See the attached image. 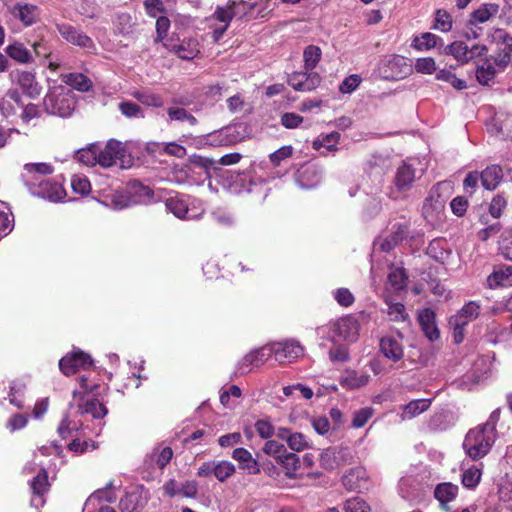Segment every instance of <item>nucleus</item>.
Segmentation results:
<instances>
[{"label":"nucleus","instance_id":"11","mask_svg":"<svg viewBox=\"0 0 512 512\" xmlns=\"http://www.w3.org/2000/svg\"><path fill=\"white\" fill-rule=\"evenodd\" d=\"M9 14L24 27H30L40 20V8L31 3L17 2L7 6Z\"/></svg>","mask_w":512,"mask_h":512},{"label":"nucleus","instance_id":"34","mask_svg":"<svg viewBox=\"0 0 512 512\" xmlns=\"http://www.w3.org/2000/svg\"><path fill=\"white\" fill-rule=\"evenodd\" d=\"M232 458L239 463L241 469L247 470L248 473L257 474L260 472L258 462L248 450L236 448L232 453Z\"/></svg>","mask_w":512,"mask_h":512},{"label":"nucleus","instance_id":"62","mask_svg":"<svg viewBox=\"0 0 512 512\" xmlns=\"http://www.w3.org/2000/svg\"><path fill=\"white\" fill-rule=\"evenodd\" d=\"M388 304V315L391 320L395 322H403L407 319L408 314L406 313L405 306L402 303H387Z\"/></svg>","mask_w":512,"mask_h":512},{"label":"nucleus","instance_id":"46","mask_svg":"<svg viewBox=\"0 0 512 512\" xmlns=\"http://www.w3.org/2000/svg\"><path fill=\"white\" fill-rule=\"evenodd\" d=\"M458 493V486L452 483H441L434 491L435 498L441 503L452 501Z\"/></svg>","mask_w":512,"mask_h":512},{"label":"nucleus","instance_id":"36","mask_svg":"<svg viewBox=\"0 0 512 512\" xmlns=\"http://www.w3.org/2000/svg\"><path fill=\"white\" fill-rule=\"evenodd\" d=\"M19 107H22L21 96L16 89H10L0 100V111L5 117L14 115Z\"/></svg>","mask_w":512,"mask_h":512},{"label":"nucleus","instance_id":"60","mask_svg":"<svg viewBox=\"0 0 512 512\" xmlns=\"http://www.w3.org/2000/svg\"><path fill=\"white\" fill-rule=\"evenodd\" d=\"M48 475L44 469H41L34 477L31 489L33 493H46L48 490Z\"/></svg>","mask_w":512,"mask_h":512},{"label":"nucleus","instance_id":"26","mask_svg":"<svg viewBox=\"0 0 512 512\" xmlns=\"http://www.w3.org/2000/svg\"><path fill=\"white\" fill-rule=\"evenodd\" d=\"M418 321L423 333L430 341L439 338L440 333L435 322V314L431 309H423L418 315Z\"/></svg>","mask_w":512,"mask_h":512},{"label":"nucleus","instance_id":"59","mask_svg":"<svg viewBox=\"0 0 512 512\" xmlns=\"http://www.w3.org/2000/svg\"><path fill=\"white\" fill-rule=\"evenodd\" d=\"M414 69L417 73L430 75L437 70V66L432 57H423L416 59Z\"/></svg>","mask_w":512,"mask_h":512},{"label":"nucleus","instance_id":"22","mask_svg":"<svg viewBox=\"0 0 512 512\" xmlns=\"http://www.w3.org/2000/svg\"><path fill=\"white\" fill-rule=\"evenodd\" d=\"M504 70L503 68H499L493 59L486 57L477 65L475 75L479 84L488 86L494 82L496 75Z\"/></svg>","mask_w":512,"mask_h":512},{"label":"nucleus","instance_id":"54","mask_svg":"<svg viewBox=\"0 0 512 512\" xmlns=\"http://www.w3.org/2000/svg\"><path fill=\"white\" fill-rule=\"evenodd\" d=\"M235 473V466L229 461L215 462L214 476L224 482Z\"/></svg>","mask_w":512,"mask_h":512},{"label":"nucleus","instance_id":"33","mask_svg":"<svg viewBox=\"0 0 512 512\" xmlns=\"http://www.w3.org/2000/svg\"><path fill=\"white\" fill-rule=\"evenodd\" d=\"M125 190L127 195H129L131 206L145 202L146 200L150 199L152 195L151 189L139 181L129 182Z\"/></svg>","mask_w":512,"mask_h":512},{"label":"nucleus","instance_id":"47","mask_svg":"<svg viewBox=\"0 0 512 512\" xmlns=\"http://www.w3.org/2000/svg\"><path fill=\"white\" fill-rule=\"evenodd\" d=\"M322 56L320 47L309 45L303 51L304 68L306 71H312L319 63Z\"/></svg>","mask_w":512,"mask_h":512},{"label":"nucleus","instance_id":"38","mask_svg":"<svg viewBox=\"0 0 512 512\" xmlns=\"http://www.w3.org/2000/svg\"><path fill=\"white\" fill-rule=\"evenodd\" d=\"M370 376L367 373H359L355 370H346L340 380L342 387L357 389L368 384Z\"/></svg>","mask_w":512,"mask_h":512},{"label":"nucleus","instance_id":"16","mask_svg":"<svg viewBox=\"0 0 512 512\" xmlns=\"http://www.w3.org/2000/svg\"><path fill=\"white\" fill-rule=\"evenodd\" d=\"M164 47L183 60H192L200 53V44L196 38H186L179 43L170 38L164 42Z\"/></svg>","mask_w":512,"mask_h":512},{"label":"nucleus","instance_id":"40","mask_svg":"<svg viewBox=\"0 0 512 512\" xmlns=\"http://www.w3.org/2000/svg\"><path fill=\"white\" fill-rule=\"evenodd\" d=\"M5 51L11 59L18 63L28 64L33 61L31 52L21 42L15 41L9 44Z\"/></svg>","mask_w":512,"mask_h":512},{"label":"nucleus","instance_id":"49","mask_svg":"<svg viewBox=\"0 0 512 512\" xmlns=\"http://www.w3.org/2000/svg\"><path fill=\"white\" fill-rule=\"evenodd\" d=\"M166 207L170 210L176 217L180 219H193L194 215L189 213V209L185 201L176 198H170L166 202Z\"/></svg>","mask_w":512,"mask_h":512},{"label":"nucleus","instance_id":"3","mask_svg":"<svg viewBox=\"0 0 512 512\" xmlns=\"http://www.w3.org/2000/svg\"><path fill=\"white\" fill-rule=\"evenodd\" d=\"M452 192L453 185L449 181L438 182L431 188L422 207V215L428 222L434 223L440 218Z\"/></svg>","mask_w":512,"mask_h":512},{"label":"nucleus","instance_id":"32","mask_svg":"<svg viewBox=\"0 0 512 512\" xmlns=\"http://www.w3.org/2000/svg\"><path fill=\"white\" fill-rule=\"evenodd\" d=\"M167 122H179L182 124H187L190 127L197 125V118L187 109L178 106L172 105L167 108Z\"/></svg>","mask_w":512,"mask_h":512},{"label":"nucleus","instance_id":"37","mask_svg":"<svg viewBox=\"0 0 512 512\" xmlns=\"http://www.w3.org/2000/svg\"><path fill=\"white\" fill-rule=\"evenodd\" d=\"M500 6L496 3H484L472 12L470 25L482 24L489 21L499 12Z\"/></svg>","mask_w":512,"mask_h":512},{"label":"nucleus","instance_id":"4","mask_svg":"<svg viewBox=\"0 0 512 512\" xmlns=\"http://www.w3.org/2000/svg\"><path fill=\"white\" fill-rule=\"evenodd\" d=\"M497 433L489 432L482 426L469 430L463 442L466 454L472 460H478L488 454L495 443Z\"/></svg>","mask_w":512,"mask_h":512},{"label":"nucleus","instance_id":"10","mask_svg":"<svg viewBox=\"0 0 512 512\" xmlns=\"http://www.w3.org/2000/svg\"><path fill=\"white\" fill-rule=\"evenodd\" d=\"M417 178L416 169H414L410 164L404 162L396 170L393 181L394 186L391 189L390 197L397 199L399 197L398 194L409 191Z\"/></svg>","mask_w":512,"mask_h":512},{"label":"nucleus","instance_id":"7","mask_svg":"<svg viewBox=\"0 0 512 512\" xmlns=\"http://www.w3.org/2000/svg\"><path fill=\"white\" fill-rule=\"evenodd\" d=\"M487 37L491 44L496 45L494 54L490 58L499 68L506 69L512 57V36L503 29L494 28L489 31Z\"/></svg>","mask_w":512,"mask_h":512},{"label":"nucleus","instance_id":"48","mask_svg":"<svg viewBox=\"0 0 512 512\" xmlns=\"http://www.w3.org/2000/svg\"><path fill=\"white\" fill-rule=\"evenodd\" d=\"M480 307L475 302H469L465 304L462 309L453 317L455 321L463 322L464 324H468L469 322L476 319L479 315Z\"/></svg>","mask_w":512,"mask_h":512},{"label":"nucleus","instance_id":"25","mask_svg":"<svg viewBox=\"0 0 512 512\" xmlns=\"http://www.w3.org/2000/svg\"><path fill=\"white\" fill-rule=\"evenodd\" d=\"M15 81L29 97L36 98L40 95L41 86L37 83L33 73L28 71H17L15 74Z\"/></svg>","mask_w":512,"mask_h":512},{"label":"nucleus","instance_id":"63","mask_svg":"<svg viewBox=\"0 0 512 512\" xmlns=\"http://www.w3.org/2000/svg\"><path fill=\"white\" fill-rule=\"evenodd\" d=\"M345 512H370L369 504L361 498L355 497L346 501Z\"/></svg>","mask_w":512,"mask_h":512},{"label":"nucleus","instance_id":"23","mask_svg":"<svg viewBox=\"0 0 512 512\" xmlns=\"http://www.w3.org/2000/svg\"><path fill=\"white\" fill-rule=\"evenodd\" d=\"M289 85L297 91H311L320 83L317 73L295 72L289 77Z\"/></svg>","mask_w":512,"mask_h":512},{"label":"nucleus","instance_id":"53","mask_svg":"<svg viewBox=\"0 0 512 512\" xmlns=\"http://www.w3.org/2000/svg\"><path fill=\"white\" fill-rule=\"evenodd\" d=\"M388 282L394 290H402L407 284V275L403 268H391L388 274Z\"/></svg>","mask_w":512,"mask_h":512},{"label":"nucleus","instance_id":"50","mask_svg":"<svg viewBox=\"0 0 512 512\" xmlns=\"http://www.w3.org/2000/svg\"><path fill=\"white\" fill-rule=\"evenodd\" d=\"M98 145L91 144L86 148L77 151L76 158L79 162L87 165L94 166L98 164Z\"/></svg>","mask_w":512,"mask_h":512},{"label":"nucleus","instance_id":"30","mask_svg":"<svg viewBox=\"0 0 512 512\" xmlns=\"http://www.w3.org/2000/svg\"><path fill=\"white\" fill-rule=\"evenodd\" d=\"M490 288L512 286V266H500L487 278Z\"/></svg>","mask_w":512,"mask_h":512},{"label":"nucleus","instance_id":"21","mask_svg":"<svg viewBox=\"0 0 512 512\" xmlns=\"http://www.w3.org/2000/svg\"><path fill=\"white\" fill-rule=\"evenodd\" d=\"M276 436L287 442L289 448L296 452L304 451L310 448L309 439L302 433L291 432L290 429L280 427L276 431Z\"/></svg>","mask_w":512,"mask_h":512},{"label":"nucleus","instance_id":"55","mask_svg":"<svg viewBox=\"0 0 512 512\" xmlns=\"http://www.w3.org/2000/svg\"><path fill=\"white\" fill-rule=\"evenodd\" d=\"M436 78L440 81L449 83L452 87H454L457 90H464L467 87L466 82L464 80L457 78L455 74L446 69L440 70L436 74Z\"/></svg>","mask_w":512,"mask_h":512},{"label":"nucleus","instance_id":"14","mask_svg":"<svg viewBox=\"0 0 512 512\" xmlns=\"http://www.w3.org/2000/svg\"><path fill=\"white\" fill-rule=\"evenodd\" d=\"M92 366V359L88 354H85L81 350L75 351L71 354H67L59 361V368L61 372L70 376L77 373L79 370H86Z\"/></svg>","mask_w":512,"mask_h":512},{"label":"nucleus","instance_id":"29","mask_svg":"<svg viewBox=\"0 0 512 512\" xmlns=\"http://www.w3.org/2000/svg\"><path fill=\"white\" fill-rule=\"evenodd\" d=\"M431 406V399H415L402 407L399 417L402 421L411 420L423 412L427 411Z\"/></svg>","mask_w":512,"mask_h":512},{"label":"nucleus","instance_id":"24","mask_svg":"<svg viewBox=\"0 0 512 512\" xmlns=\"http://www.w3.org/2000/svg\"><path fill=\"white\" fill-rule=\"evenodd\" d=\"M101 197L102 204L114 210H122L131 206L129 195L125 189L115 190L111 193L102 190Z\"/></svg>","mask_w":512,"mask_h":512},{"label":"nucleus","instance_id":"5","mask_svg":"<svg viewBox=\"0 0 512 512\" xmlns=\"http://www.w3.org/2000/svg\"><path fill=\"white\" fill-rule=\"evenodd\" d=\"M75 99L71 91L60 86L51 89L45 96V110L59 117H69L75 109Z\"/></svg>","mask_w":512,"mask_h":512},{"label":"nucleus","instance_id":"6","mask_svg":"<svg viewBox=\"0 0 512 512\" xmlns=\"http://www.w3.org/2000/svg\"><path fill=\"white\" fill-rule=\"evenodd\" d=\"M413 71L409 60L401 55L383 56L378 63L379 75L386 80H400L409 76Z\"/></svg>","mask_w":512,"mask_h":512},{"label":"nucleus","instance_id":"12","mask_svg":"<svg viewBox=\"0 0 512 512\" xmlns=\"http://www.w3.org/2000/svg\"><path fill=\"white\" fill-rule=\"evenodd\" d=\"M56 27L61 37L70 44L86 49L90 52L96 51V46L93 40L81 30L66 23L57 24Z\"/></svg>","mask_w":512,"mask_h":512},{"label":"nucleus","instance_id":"8","mask_svg":"<svg viewBox=\"0 0 512 512\" xmlns=\"http://www.w3.org/2000/svg\"><path fill=\"white\" fill-rule=\"evenodd\" d=\"M487 53L486 45L475 44L469 47L463 41H454L444 49V54L452 56L460 64H467L477 57L486 56Z\"/></svg>","mask_w":512,"mask_h":512},{"label":"nucleus","instance_id":"44","mask_svg":"<svg viewBox=\"0 0 512 512\" xmlns=\"http://www.w3.org/2000/svg\"><path fill=\"white\" fill-rule=\"evenodd\" d=\"M452 27V15L444 9H437L434 13L433 29L447 33L452 30Z\"/></svg>","mask_w":512,"mask_h":512},{"label":"nucleus","instance_id":"39","mask_svg":"<svg viewBox=\"0 0 512 512\" xmlns=\"http://www.w3.org/2000/svg\"><path fill=\"white\" fill-rule=\"evenodd\" d=\"M442 44L443 40L441 37L430 32H425L415 36L411 46L418 51H427Z\"/></svg>","mask_w":512,"mask_h":512},{"label":"nucleus","instance_id":"35","mask_svg":"<svg viewBox=\"0 0 512 512\" xmlns=\"http://www.w3.org/2000/svg\"><path fill=\"white\" fill-rule=\"evenodd\" d=\"M482 185L487 190H494L503 179V170L499 165H490L480 175Z\"/></svg>","mask_w":512,"mask_h":512},{"label":"nucleus","instance_id":"56","mask_svg":"<svg viewBox=\"0 0 512 512\" xmlns=\"http://www.w3.org/2000/svg\"><path fill=\"white\" fill-rule=\"evenodd\" d=\"M25 391V384L20 381H15L10 387L9 399L10 403L18 408L23 406V395Z\"/></svg>","mask_w":512,"mask_h":512},{"label":"nucleus","instance_id":"13","mask_svg":"<svg viewBox=\"0 0 512 512\" xmlns=\"http://www.w3.org/2000/svg\"><path fill=\"white\" fill-rule=\"evenodd\" d=\"M98 164L102 167H111L121 161V166H124L125 148L123 144L117 140H109L105 146L98 145Z\"/></svg>","mask_w":512,"mask_h":512},{"label":"nucleus","instance_id":"52","mask_svg":"<svg viewBox=\"0 0 512 512\" xmlns=\"http://www.w3.org/2000/svg\"><path fill=\"white\" fill-rule=\"evenodd\" d=\"M231 129H222L210 133L206 137V143L212 146H223L234 143V140L230 139Z\"/></svg>","mask_w":512,"mask_h":512},{"label":"nucleus","instance_id":"2","mask_svg":"<svg viewBox=\"0 0 512 512\" xmlns=\"http://www.w3.org/2000/svg\"><path fill=\"white\" fill-rule=\"evenodd\" d=\"M99 385L89 383L86 376L79 378V388L73 391V405L80 415H91L93 419H102L107 414L106 407L96 398Z\"/></svg>","mask_w":512,"mask_h":512},{"label":"nucleus","instance_id":"43","mask_svg":"<svg viewBox=\"0 0 512 512\" xmlns=\"http://www.w3.org/2000/svg\"><path fill=\"white\" fill-rule=\"evenodd\" d=\"M482 476V468L477 465H472L463 469L461 481L465 488L474 489L480 483Z\"/></svg>","mask_w":512,"mask_h":512},{"label":"nucleus","instance_id":"20","mask_svg":"<svg viewBox=\"0 0 512 512\" xmlns=\"http://www.w3.org/2000/svg\"><path fill=\"white\" fill-rule=\"evenodd\" d=\"M335 335L344 341L355 342L359 336V323L352 316H346L335 323Z\"/></svg>","mask_w":512,"mask_h":512},{"label":"nucleus","instance_id":"15","mask_svg":"<svg viewBox=\"0 0 512 512\" xmlns=\"http://www.w3.org/2000/svg\"><path fill=\"white\" fill-rule=\"evenodd\" d=\"M272 354L280 364L290 363L303 354L302 346L296 341H283L269 344Z\"/></svg>","mask_w":512,"mask_h":512},{"label":"nucleus","instance_id":"27","mask_svg":"<svg viewBox=\"0 0 512 512\" xmlns=\"http://www.w3.org/2000/svg\"><path fill=\"white\" fill-rule=\"evenodd\" d=\"M489 131L502 138H508L512 136V116L503 113L496 114L491 120Z\"/></svg>","mask_w":512,"mask_h":512},{"label":"nucleus","instance_id":"18","mask_svg":"<svg viewBox=\"0 0 512 512\" xmlns=\"http://www.w3.org/2000/svg\"><path fill=\"white\" fill-rule=\"evenodd\" d=\"M342 484L347 490L362 492L369 488V477L363 467L350 469L343 477Z\"/></svg>","mask_w":512,"mask_h":512},{"label":"nucleus","instance_id":"28","mask_svg":"<svg viewBox=\"0 0 512 512\" xmlns=\"http://www.w3.org/2000/svg\"><path fill=\"white\" fill-rule=\"evenodd\" d=\"M380 349L384 356L394 362L403 357V347L400 340L394 336H385L380 341Z\"/></svg>","mask_w":512,"mask_h":512},{"label":"nucleus","instance_id":"45","mask_svg":"<svg viewBox=\"0 0 512 512\" xmlns=\"http://www.w3.org/2000/svg\"><path fill=\"white\" fill-rule=\"evenodd\" d=\"M14 226V219L10 208L5 202L0 201V239L8 235Z\"/></svg>","mask_w":512,"mask_h":512},{"label":"nucleus","instance_id":"61","mask_svg":"<svg viewBox=\"0 0 512 512\" xmlns=\"http://www.w3.org/2000/svg\"><path fill=\"white\" fill-rule=\"evenodd\" d=\"M263 452L269 456L274 457L276 460L280 459L281 456L284 455V453L287 452L286 447L275 441V440H268L264 444Z\"/></svg>","mask_w":512,"mask_h":512},{"label":"nucleus","instance_id":"19","mask_svg":"<svg viewBox=\"0 0 512 512\" xmlns=\"http://www.w3.org/2000/svg\"><path fill=\"white\" fill-rule=\"evenodd\" d=\"M350 457L349 449L330 447L321 453L320 464L326 470H334L344 465Z\"/></svg>","mask_w":512,"mask_h":512},{"label":"nucleus","instance_id":"42","mask_svg":"<svg viewBox=\"0 0 512 512\" xmlns=\"http://www.w3.org/2000/svg\"><path fill=\"white\" fill-rule=\"evenodd\" d=\"M62 80L67 85L82 92L88 91L92 86L91 80L81 73L65 74L62 76Z\"/></svg>","mask_w":512,"mask_h":512},{"label":"nucleus","instance_id":"58","mask_svg":"<svg viewBox=\"0 0 512 512\" xmlns=\"http://www.w3.org/2000/svg\"><path fill=\"white\" fill-rule=\"evenodd\" d=\"M374 414V409L371 407H364L354 412L352 419L353 428H361L371 419Z\"/></svg>","mask_w":512,"mask_h":512},{"label":"nucleus","instance_id":"17","mask_svg":"<svg viewBox=\"0 0 512 512\" xmlns=\"http://www.w3.org/2000/svg\"><path fill=\"white\" fill-rule=\"evenodd\" d=\"M271 356L273 354L269 344L255 349L242 358L238 364L237 373L240 375L247 374L253 368L262 366Z\"/></svg>","mask_w":512,"mask_h":512},{"label":"nucleus","instance_id":"31","mask_svg":"<svg viewBox=\"0 0 512 512\" xmlns=\"http://www.w3.org/2000/svg\"><path fill=\"white\" fill-rule=\"evenodd\" d=\"M321 181L320 172L312 165L303 167L297 174L296 182L303 189L316 187Z\"/></svg>","mask_w":512,"mask_h":512},{"label":"nucleus","instance_id":"9","mask_svg":"<svg viewBox=\"0 0 512 512\" xmlns=\"http://www.w3.org/2000/svg\"><path fill=\"white\" fill-rule=\"evenodd\" d=\"M235 0H229L226 6H219L210 18L212 28V38L218 42L228 29L231 20L235 16Z\"/></svg>","mask_w":512,"mask_h":512},{"label":"nucleus","instance_id":"64","mask_svg":"<svg viewBox=\"0 0 512 512\" xmlns=\"http://www.w3.org/2000/svg\"><path fill=\"white\" fill-rule=\"evenodd\" d=\"M499 250L506 259L512 261V230L501 236Z\"/></svg>","mask_w":512,"mask_h":512},{"label":"nucleus","instance_id":"41","mask_svg":"<svg viewBox=\"0 0 512 512\" xmlns=\"http://www.w3.org/2000/svg\"><path fill=\"white\" fill-rule=\"evenodd\" d=\"M340 137L341 135L338 132L320 135L312 142V147L318 151L323 148L326 152H336L338 150Z\"/></svg>","mask_w":512,"mask_h":512},{"label":"nucleus","instance_id":"1","mask_svg":"<svg viewBox=\"0 0 512 512\" xmlns=\"http://www.w3.org/2000/svg\"><path fill=\"white\" fill-rule=\"evenodd\" d=\"M53 171L48 163H27L23 167L21 178L32 195L50 202H59L66 195L62 185L43 180L44 176L52 174Z\"/></svg>","mask_w":512,"mask_h":512},{"label":"nucleus","instance_id":"51","mask_svg":"<svg viewBox=\"0 0 512 512\" xmlns=\"http://www.w3.org/2000/svg\"><path fill=\"white\" fill-rule=\"evenodd\" d=\"M277 462L286 470V475L292 477L300 467L299 457L292 452H286Z\"/></svg>","mask_w":512,"mask_h":512},{"label":"nucleus","instance_id":"57","mask_svg":"<svg viewBox=\"0 0 512 512\" xmlns=\"http://www.w3.org/2000/svg\"><path fill=\"white\" fill-rule=\"evenodd\" d=\"M71 187L73 191L80 195H87L91 191V184L84 175H74L71 179Z\"/></svg>","mask_w":512,"mask_h":512}]
</instances>
